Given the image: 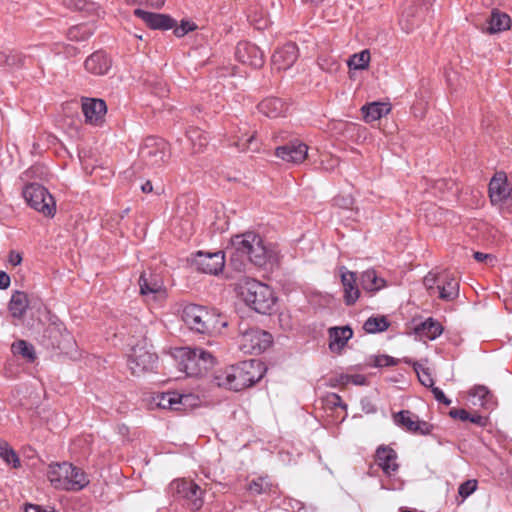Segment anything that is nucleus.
<instances>
[{
  "label": "nucleus",
  "instance_id": "48",
  "mask_svg": "<svg viewBox=\"0 0 512 512\" xmlns=\"http://www.w3.org/2000/svg\"><path fill=\"white\" fill-rule=\"evenodd\" d=\"M26 57L17 51H10L7 53L6 68H19L25 63Z\"/></svg>",
  "mask_w": 512,
  "mask_h": 512
},
{
  "label": "nucleus",
  "instance_id": "18",
  "mask_svg": "<svg viewBox=\"0 0 512 512\" xmlns=\"http://www.w3.org/2000/svg\"><path fill=\"white\" fill-rule=\"evenodd\" d=\"M488 192L492 204H503L509 199L512 200V186L508 183L504 172L494 175L490 180Z\"/></svg>",
  "mask_w": 512,
  "mask_h": 512
},
{
  "label": "nucleus",
  "instance_id": "16",
  "mask_svg": "<svg viewBox=\"0 0 512 512\" xmlns=\"http://www.w3.org/2000/svg\"><path fill=\"white\" fill-rule=\"evenodd\" d=\"M193 263L199 271L206 274L217 275L222 272L225 266V255L223 251H198L194 256Z\"/></svg>",
  "mask_w": 512,
  "mask_h": 512
},
{
  "label": "nucleus",
  "instance_id": "56",
  "mask_svg": "<svg viewBox=\"0 0 512 512\" xmlns=\"http://www.w3.org/2000/svg\"><path fill=\"white\" fill-rule=\"evenodd\" d=\"M431 392L433 393L434 398L438 402H440V403H442V404H444L446 406H449L451 404V400L448 397H446V395L444 394V392L440 388H438L436 386H433L431 388Z\"/></svg>",
  "mask_w": 512,
  "mask_h": 512
},
{
  "label": "nucleus",
  "instance_id": "52",
  "mask_svg": "<svg viewBox=\"0 0 512 512\" xmlns=\"http://www.w3.org/2000/svg\"><path fill=\"white\" fill-rule=\"evenodd\" d=\"M248 20L257 30H264L269 25V20L262 15L258 17L256 12L254 14L250 13Z\"/></svg>",
  "mask_w": 512,
  "mask_h": 512
},
{
  "label": "nucleus",
  "instance_id": "25",
  "mask_svg": "<svg viewBox=\"0 0 512 512\" xmlns=\"http://www.w3.org/2000/svg\"><path fill=\"white\" fill-rule=\"evenodd\" d=\"M111 65L110 57L102 50L94 52L84 62L85 69L94 75L107 74Z\"/></svg>",
  "mask_w": 512,
  "mask_h": 512
},
{
  "label": "nucleus",
  "instance_id": "63",
  "mask_svg": "<svg viewBox=\"0 0 512 512\" xmlns=\"http://www.w3.org/2000/svg\"><path fill=\"white\" fill-rule=\"evenodd\" d=\"M9 261L13 266H17L21 263L22 257L18 253L11 252L9 255Z\"/></svg>",
  "mask_w": 512,
  "mask_h": 512
},
{
  "label": "nucleus",
  "instance_id": "44",
  "mask_svg": "<svg viewBox=\"0 0 512 512\" xmlns=\"http://www.w3.org/2000/svg\"><path fill=\"white\" fill-rule=\"evenodd\" d=\"M413 369L416 372L420 383L428 388H432L434 386V379L431 375V372L428 368L419 364L418 362H413Z\"/></svg>",
  "mask_w": 512,
  "mask_h": 512
},
{
  "label": "nucleus",
  "instance_id": "43",
  "mask_svg": "<svg viewBox=\"0 0 512 512\" xmlns=\"http://www.w3.org/2000/svg\"><path fill=\"white\" fill-rule=\"evenodd\" d=\"M370 62V52L368 50H363L360 53H355L347 61L348 66L351 69L355 70H363L369 66Z\"/></svg>",
  "mask_w": 512,
  "mask_h": 512
},
{
  "label": "nucleus",
  "instance_id": "14",
  "mask_svg": "<svg viewBox=\"0 0 512 512\" xmlns=\"http://www.w3.org/2000/svg\"><path fill=\"white\" fill-rule=\"evenodd\" d=\"M176 494L186 501L192 511H197L203 506L202 490L191 480H176L172 483Z\"/></svg>",
  "mask_w": 512,
  "mask_h": 512
},
{
  "label": "nucleus",
  "instance_id": "30",
  "mask_svg": "<svg viewBox=\"0 0 512 512\" xmlns=\"http://www.w3.org/2000/svg\"><path fill=\"white\" fill-rule=\"evenodd\" d=\"M361 287L369 293H375L386 286V280L377 275L374 269H368L360 275Z\"/></svg>",
  "mask_w": 512,
  "mask_h": 512
},
{
  "label": "nucleus",
  "instance_id": "54",
  "mask_svg": "<svg viewBox=\"0 0 512 512\" xmlns=\"http://www.w3.org/2000/svg\"><path fill=\"white\" fill-rule=\"evenodd\" d=\"M337 382L341 384H347L352 382L355 385H363L366 381V378L363 375H340L339 378L336 379Z\"/></svg>",
  "mask_w": 512,
  "mask_h": 512
},
{
  "label": "nucleus",
  "instance_id": "62",
  "mask_svg": "<svg viewBox=\"0 0 512 512\" xmlns=\"http://www.w3.org/2000/svg\"><path fill=\"white\" fill-rule=\"evenodd\" d=\"M140 3L149 5L151 7L160 8L164 5L166 0H138Z\"/></svg>",
  "mask_w": 512,
  "mask_h": 512
},
{
  "label": "nucleus",
  "instance_id": "11",
  "mask_svg": "<svg viewBox=\"0 0 512 512\" xmlns=\"http://www.w3.org/2000/svg\"><path fill=\"white\" fill-rule=\"evenodd\" d=\"M40 343L46 349L67 351L73 345V337L63 323L52 322L44 329Z\"/></svg>",
  "mask_w": 512,
  "mask_h": 512
},
{
  "label": "nucleus",
  "instance_id": "64",
  "mask_svg": "<svg viewBox=\"0 0 512 512\" xmlns=\"http://www.w3.org/2000/svg\"><path fill=\"white\" fill-rule=\"evenodd\" d=\"M473 257L476 261L483 262L486 259L491 258V255L482 252H474Z\"/></svg>",
  "mask_w": 512,
  "mask_h": 512
},
{
  "label": "nucleus",
  "instance_id": "53",
  "mask_svg": "<svg viewBox=\"0 0 512 512\" xmlns=\"http://www.w3.org/2000/svg\"><path fill=\"white\" fill-rule=\"evenodd\" d=\"M416 418V424L414 427L413 434H419V435H428L433 430V425L423 421L419 420L418 416H415Z\"/></svg>",
  "mask_w": 512,
  "mask_h": 512
},
{
  "label": "nucleus",
  "instance_id": "2",
  "mask_svg": "<svg viewBox=\"0 0 512 512\" xmlns=\"http://www.w3.org/2000/svg\"><path fill=\"white\" fill-rule=\"evenodd\" d=\"M265 371L266 368L261 361L246 360L218 371L213 382L219 387L241 391L259 382Z\"/></svg>",
  "mask_w": 512,
  "mask_h": 512
},
{
  "label": "nucleus",
  "instance_id": "1",
  "mask_svg": "<svg viewBox=\"0 0 512 512\" xmlns=\"http://www.w3.org/2000/svg\"><path fill=\"white\" fill-rule=\"evenodd\" d=\"M230 250L229 264L239 272L244 270L246 261L258 267L264 266L271 253L265 246L262 237L254 232L233 236Z\"/></svg>",
  "mask_w": 512,
  "mask_h": 512
},
{
  "label": "nucleus",
  "instance_id": "24",
  "mask_svg": "<svg viewBox=\"0 0 512 512\" xmlns=\"http://www.w3.org/2000/svg\"><path fill=\"white\" fill-rule=\"evenodd\" d=\"M397 453L389 446H380L376 450L375 461L386 475L395 473L399 465L397 463Z\"/></svg>",
  "mask_w": 512,
  "mask_h": 512
},
{
  "label": "nucleus",
  "instance_id": "55",
  "mask_svg": "<svg viewBox=\"0 0 512 512\" xmlns=\"http://www.w3.org/2000/svg\"><path fill=\"white\" fill-rule=\"evenodd\" d=\"M24 512H57V511L52 506L43 507V506L37 505V504L26 503L25 507H24Z\"/></svg>",
  "mask_w": 512,
  "mask_h": 512
},
{
  "label": "nucleus",
  "instance_id": "29",
  "mask_svg": "<svg viewBox=\"0 0 512 512\" xmlns=\"http://www.w3.org/2000/svg\"><path fill=\"white\" fill-rule=\"evenodd\" d=\"M442 332L443 326L432 317L427 318L414 327V333L421 339L427 338L429 340H435Z\"/></svg>",
  "mask_w": 512,
  "mask_h": 512
},
{
  "label": "nucleus",
  "instance_id": "17",
  "mask_svg": "<svg viewBox=\"0 0 512 512\" xmlns=\"http://www.w3.org/2000/svg\"><path fill=\"white\" fill-rule=\"evenodd\" d=\"M235 57L240 63L254 69L261 68L265 62L264 52L257 45L248 41L237 44Z\"/></svg>",
  "mask_w": 512,
  "mask_h": 512
},
{
  "label": "nucleus",
  "instance_id": "23",
  "mask_svg": "<svg viewBox=\"0 0 512 512\" xmlns=\"http://www.w3.org/2000/svg\"><path fill=\"white\" fill-rule=\"evenodd\" d=\"M341 283L344 289L343 300L347 306L354 305L360 297V290L357 286V276L355 272L349 271L346 267L340 268Z\"/></svg>",
  "mask_w": 512,
  "mask_h": 512
},
{
  "label": "nucleus",
  "instance_id": "41",
  "mask_svg": "<svg viewBox=\"0 0 512 512\" xmlns=\"http://www.w3.org/2000/svg\"><path fill=\"white\" fill-rule=\"evenodd\" d=\"M11 348L14 354L21 355L30 363H33L36 359V354L33 345L25 340H17L12 344Z\"/></svg>",
  "mask_w": 512,
  "mask_h": 512
},
{
  "label": "nucleus",
  "instance_id": "38",
  "mask_svg": "<svg viewBox=\"0 0 512 512\" xmlns=\"http://www.w3.org/2000/svg\"><path fill=\"white\" fill-rule=\"evenodd\" d=\"M0 458L11 465L13 468H18L21 465L20 458L15 450L9 445L6 440L0 439Z\"/></svg>",
  "mask_w": 512,
  "mask_h": 512
},
{
  "label": "nucleus",
  "instance_id": "51",
  "mask_svg": "<svg viewBox=\"0 0 512 512\" xmlns=\"http://www.w3.org/2000/svg\"><path fill=\"white\" fill-rule=\"evenodd\" d=\"M476 488L477 481L475 479L467 480L459 486L458 493L463 499H465L469 497L476 490Z\"/></svg>",
  "mask_w": 512,
  "mask_h": 512
},
{
  "label": "nucleus",
  "instance_id": "42",
  "mask_svg": "<svg viewBox=\"0 0 512 512\" xmlns=\"http://www.w3.org/2000/svg\"><path fill=\"white\" fill-rule=\"evenodd\" d=\"M416 415L409 410H402L393 415L394 422L404 427L408 432L413 433L416 424Z\"/></svg>",
  "mask_w": 512,
  "mask_h": 512
},
{
  "label": "nucleus",
  "instance_id": "3",
  "mask_svg": "<svg viewBox=\"0 0 512 512\" xmlns=\"http://www.w3.org/2000/svg\"><path fill=\"white\" fill-rule=\"evenodd\" d=\"M235 290L248 307L260 314H270L277 301L270 286L253 278L242 277Z\"/></svg>",
  "mask_w": 512,
  "mask_h": 512
},
{
  "label": "nucleus",
  "instance_id": "7",
  "mask_svg": "<svg viewBox=\"0 0 512 512\" xmlns=\"http://www.w3.org/2000/svg\"><path fill=\"white\" fill-rule=\"evenodd\" d=\"M23 197L28 205L45 216L53 217L56 213V202L49 191L41 184L30 183L23 189Z\"/></svg>",
  "mask_w": 512,
  "mask_h": 512
},
{
  "label": "nucleus",
  "instance_id": "8",
  "mask_svg": "<svg viewBox=\"0 0 512 512\" xmlns=\"http://www.w3.org/2000/svg\"><path fill=\"white\" fill-rule=\"evenodd\" d=\"M227 139L228 145L235 147L239 152H258L260 141L257 139V131L252 129L249 123L239 121L231 130Z\"/></svg>",
  "mask_w": 512,
  "mask_h": 512
},
{
  "label": "nucleus",
  "instance_id": "10",
  "mask_svg": "<svg viewBox=\"0 0 512 512\" xmlns=\"http://www.w3.org/2000/svg\"><path fill=\"white\" fill-rule=\"evenodd\" d=\"M140 294L147 300L163 303L167 299V289L159 273L152 269L144 270L138 280Z\"/></svg>",
  "mask_w": 512,
  "mask_h": 512
},
{
  "label": "nucleus",
  "instance_id": "15",
  "mask_svg": "<svg viewBox=\"0 0 512 512\" xmlns=\"http://www.w3.org/2000/svg\"><path fill=\"white\" fill-rule=\"evenodd\" d=\"M195 400L192 394H180L176 391L159 392L152 397V402L161 409L184 411Z\"/></svg>",
  "mask_w": 512,
  "mask_h": 512
},
{
  "label": "nucleus",
  "instance_id": "58",
  "mask_svg": "<svg viewBox=\"0 0 512 512\" xmlns=\"http://www.w3.org/2000/svg\"><path fill=\"white\" fill-rule=\"evenodd\" d=\"M470 423L479 426V427H485L488 424V418L486 416H482L478 413H473V416H471Z\"/></svg>",
  "mask_w": 512,
  "mask_h": 512
},
{
  "label": "nucleus",
  "instance_id": "60",
  "mask_svg": "<svg viewBox=\"0 0 512 512\" xmlns=\"http://www.w3.org/2000/svg\"><path fill=\"white\" fill-rule=\"evenodd\" d=\"M361 407L362 410L367 414L375 413L377 411L376 406L371 402L369 398H363L361 400Z\"/></svg>",
  "mask_w": 512,
  "mask_h": 512
},
{
  "label": "nucleus",
  "instance_id": "46",
  "mask_svg": "<svg viewBox=\"0 0 512 512\" xmlns=\"http://www.w3.org/2000/svg\"><path fill=\"white\" fill-rule=\"evenodd\" d=\"M269 489L270 485L262 477L252 480L248 485V490L255 495L266 493Z\"/></svg>",
  "mask_w": 512,
  "mask_h": 512
},
{
  "label": "nucleus",
  "instance_id": "32",
  "mask_svg": "<svg viewBox=\"0 0 512 512\" xmlns=\"http://www.w3.org/2000/svg\"><path fill=\"white\" fill-rule=\"evenodd\" d=\"M181 369L187 374L189 377H200V368L197 364V360L195 358V352L192 348H182L180 350Z\"/></svg>",
  "mask_w": 512,
  "mask_h": 512
},
{
  "label": "nucleus",
  "instance_id": "50",
  "mask_svg": "<svg viewBox=\"0 0 512 512\" xmlns=\"http://www.w3.org/2000/svg\"><path fill=\"white\" fill-rule=\"evenodd\" d=\"M63 3L67 8L75 11H88L93 6V3L87 0H64Z\"/></svg>",
  "mask_w": 512,
  "mask_h": 512
},
{
  "label": "nucleus",
  "instance_id": "37",
  "mask_svg": "<svg viewBox=\"0 0 512 512\" xmlns=\"http://www.w3.org/2000/svg\"><path fill=\"white\" fill-rule=\"evenodd\" d=\"M186 137L190 141L193 153H198L208 144V137L198 128H189Z\"/></svg>",
  "mask_w": 512,
  "mask_h": 512
},
{
  "label": "nucleus",
  "instance_id": "26",
  "mask_svg": "<svg viewBox=\"0 0 512 512\" xmlns=\"http://www.w3.org/2000/svg\"><path fill=\"white\" fill-rule=\"evenodd\" d=\"M511 18L507 13L498 9H493L491 15L486 20V26L482 28L484 32L489 34L499 33L510 29Z\"/></svg>",
  "mask_w": 512,
  "mask_h": 512
},
{
  "label": "nucleus",
  "instance_id": "57",
  "mask_svg": "<svg viewBox=\"0 0 512 512\" xmlns=\"http://www.w3.org/2000/svg\"><path fill=\"white\" fill-rule=\"evenodd\" d=\"M468 411L463 408H452L449 411V416L453 419H458L462 422H465V418H467Z\"/></svg>",
  "mask_w": 512,
  "mask_h": 512
},
{
  "label": "nucleus",
  "instance_id": "9",
  "mask_svg": "<svg viewBox=\"0 0 512 512\" xmlns=\"http://www.w3.org/2000/svg\"><path fill=\"white\" fill-rule=\"evenodd\" d=\"M139 155L147 166L159 167L170 157L169 144L162 138L147 137L140 147Z\"/></svg>",
  "mask_w": 512,
  "mask_h": 512
},
{
  "label": "nucleus",
  "instance_id": "6",
  "mask_svg": "<svg viewBox=\"0 0 512 512\" xmlns=\"http://www.w3.org/2000/svg\"><path fill=\"white\" fill-rule=\"evenodd\" d=\"M273 342L272 335L258 327L239 326V349L245 354H261Z\"/></svg>",
  "mask_w": 512,
  "mask_h": 512
},
{
  "label": "nucleus",
  "instance_id": "27",
  "mask_svg": "<svg viewBox=\"0 0 512 512\" xmlns=\"http://www.w3.org/2000/svg\"><path fill=\"white\" fill-rule=\"evenodd\" d=\"M257 108L260 113L269 118L285 116L288 110V106L282 101V99L277 97H269L262 100L258 104Z\"/></svg>",
  "mask_w": 512,
  "mask_h": 512
},
{
  "label": "nucleus",
  "instance_id": "4",
  "mask_svg": "<svg viewBox=\"0 0 512 512\" xmlns=\"http://www.w3.org/2000/svg\"><path fill=\"white\" fill-rule=\"evenodd\" d=\"M47 476L55 488L79 491L89 484L85 472L68 462L50 464Z\"/></svg>",
  "mask_w": 512,
  "mask_h": 512
},
{
  "label": "nucleus",
  "instance_id": "20",
  "mask_svg": "<svg viewBox=\"0 0 512 512\" xmlns=\"http://www.w3.org/2000/svg\"><path fill=\"white\" fill-rule=\"evenodd\" d=\"M82 111L87 123L100 126L105 121L107 105L103 99L83 98Z\"/></svg>",
  "mask_w": 512,
  "mask_h": 512
},
{
  "label": "nucleus",
  "instance_id": "28",
  "mask_svg": "<svg viewBox=\"0 0 512 512\" xmlns=\"http://www.w3.org/2000/svg\"><path fill=\"white\" fill-rule=\"evenodd\" d=\"M353 336L349 326L332 327L329 329V348L332 352L340 353L346 343Z\"/></svg>",
  "mask_w": 512,
  "mask_h": 512
},
{
  "label": "nucleus",
  "instance_id": "5",
  "mask_svg": "<svg viewBox=\"0 0 512 512\" xmlns=\"http://www.w3.org/2000/svg\"><path fill=\"white\" fill-rule=\"evenodd\" d=\"M181 318L190 330L200 334H210L220 322L215 310L197 304L184 306Z\"/></svg>",
  "mask_w": 512,
  "mask_h": 512
},
{
  "label": "nucleus",
  "instance_id": "22",
  "mask_svg": "<svg viewBox=\"0 0 512 512\" xmlns=\"http://www.w3.org/2000/svg\"><path fill=\"white\" fill-rule=\"evenodd\" d=\"M299 57V50L295 43L289 42L275 50L272 55V64L277 70H287L293 66Z\"/></svg>",
  "mask_w": 512,
  "mask_h": 512
},
{
  "label": "nucleus",
  "instance_id": "45",
  "mask_svg": "<svg viewBox=\"0 0 512 512\" xmlns=\"http://www.w3.org/2000/svg\"><path fill=\"white\" fill-rule=\"evenodd\" d=\"M318 65L321 70L330 74L336 73L341 66L340 62L336 58L328 55L320 56L318 58Z\"/></svg>",
  "mask_w": 512,
  "mask_h": 512
},
{
  "label": "nucleus",
  "instance_id": "36",
  "mask_svg": "<svg viewBox=\"0 0 512 512\" xmlns=\"http://www.w3.org/2000/svg\"><path fill=\"white\" fill-rule=\"evenodd\" d=\"M389 326L390 323L385 316H372L364 322L363 329L369 334H375L386 331Z\"/></svg>",
  "mask_w": 512,
  "mask_h": 512
},
{
  "label": "nucleus",
  "instance_id": "40",
  "mask_svg": "<svg viewBox=\"0 0 512 512\" xmlns=\"http://www.w3.org/2000/svg\"><path fill=\"white\" fill-rule=\"evenodd\" d=\"M195 352V358L197 360V364L200 368V377L205 375L207 371L213 367L215 358L214 356L202 348H192Z\"/></svg>",
  "mask_w": 512,
  "mask_h": 512
},
{
  "label": "nucleus",
  "instance_id": "31",
  "mask_svg": "<svg viewBox=\"0 0 512 512\" xmlns=\"http://www.w3.org/2000/svg\"><path fill=\"white\" fill-rule=\"evenodd\" d=\"M390 110V105L382 102L368 103L361 108L363 119L367 123L379 120L381 117L387 115Z\"/></svg>",
  "mask_w": 512,
  "mask_h": 512
},
{
  "label": "nucleus",
  "instance_id": "19",
  "mask_svg": "<svg viewBox=\"0 0 512 512\" xmlns=\"http://www.w3.org/2000/svg\"><path fill=\"white\" fill-rule=\"evenodd\" d=\"M275 155L285 162L300 164L307 158L308 146L296 139L277 147Z\"/></svg>",
  "mask_w": 512,
  "mask_h": 512
},
{
  "label": "nucleus",
  "instance_id": "49",
  "mask_svg": "<svg viewBox=\"0 0 512 512\" xmlns=\"http://www.w3.org/2000/svg\"><path fill=\"white\" fill-rule=\"evenodd\" d=\"M173 33L176 37H183L188 32H192L197 29V25L189 20H182L181 24L177 26V24L172 28Z\"/></svg>",
  "mask_w": 512,
  "mask_h": 512
},
{
  "label": "nucleus",
  "instance_id": "35",
  "mask_svg": "<svg viewBox=\"0 0 512 512\" xmlns=\"http://www.w3.org/2000/svg\"><path fill=\"white\" fill-rule=\"evenodd\" d=\"M439 298L452 301L459 295V283L454 278L446 279L442 285H438Z\"/></svg>",
  "mask_w": 512,
  "mask_h": 512
},
{
  "label": "nucleus",
  "instance_id": "61",
  "mask_svg": "<svg viewBox=\"0 0 512 512\" xmlns=\"http://www.w3.org/2000/svg\"><path fill=\"white\" fill-rule=\"evenodd\" d=\"M10 276L4 272V271H0V289H6L9 287L10 285Z\"/></svg>",
  "mask_w": 512,
  "mask_h": 512
},
{
  "label": "nucleus",
  "instance_id": "59",
  "mask_svg": "<svg viewBox=\"0 0 512 512\" xmlns=\"http://www.w3.org/2000/svg\"><path fill=\"white\" fill-rule=\"evenodd\" d=\"M328 401L330 404H332L333 406H338V407H341L342 409L344 410H347V404H345L341 397L336 394V393H331L329 396H328Z\"/></svg>",
  "mask_w": 512,
  "mask_h": 512
},
{
  "label": "nucleus",
  "instance_id": "21",
  "mask_svg": "<svg viewBox=\"0 0 512 512\" xmlns=\"http://www.w3.org/2000/svg\"><path fill=\"white\" fill-rule=\"evenodd\" d=\"M134 15L140 18L150 29L169 30L176 25V20L167 14L145 11L137 8Z\"/></svg>",
  "mask_w": 512,
  "mask_h": 512
},
{
  "label": "nucleus",
  "instance_id": "13",
  "mask_svg": "<svg viewBox=\"0 0 512 512\" xmlns=\"http://www.w3.org/2000/svg\"><path fill=\"white\" fill-rule=\"evenodd\" d=\"M127 364L133 375L141 376L155 370L158 364V356L143 346H135L132 348Z\"/></svg>",
  "mask_w": 512,
  "mask_h": 512
},
{
  "label": "nucleus",
  "instance_id": "39",
  "mask_svg": "<svg viewBox=\"0 0 512 512\" xmlns=\"http://www.w3.org/2000/svg\"><path fill=\"white\" fill-rule=\"evenodd\" d=\"M93 34V29L89 24H79L69 28L67 37L71 41L82 42L88 40Z\"/></svg>",
  "mask_w": 512,
  "mask_h": 512
},
{
  "label": "nucleus",
  "instance_id": "12",
  "mask_svg": "<svg viewBox=\"0 0 512 512\" xmlns=\"http://www.w3.org/2000/svg\"><path fill=\"white\" fill-rule=\"evenodd\" d=\"M433 0H404L400 25L407 33L418 27Z\"/></svg>",
  "mask_w": 512,
  "mask_h": 512
},
{
  "label": "nucleus",
  "instance_id": "33",
  "mask_svg": "<svg viewBox=\"0 0 512 512\" xmlns=\"http://www.w3.org/2000/svg\"><path fill=\"white\" fill-rule=\"evenodd\" d=\"M29 307L28 296L22 291H15L12 294L8 308L14 318L21 319Z\"/></svg>",
  "mask_w": 512,
  "mask_h": 512
},
{
  "label": "nucleus",
  "instance_id": "34",
  "mask_svg": "<svg viewBox=\"0 0 512 512\" xmlns=\"http://www.w3.org/2000/svg\"><path fill=\"white\" fill-rule=\"evenodd\" d=\"M469 396L473 399H477V401H472L473 405L478 404L484 408H488L490 406V402L493 398V395L491 394L489 389L483 385L474 386L469 391Z\"/></svg>",
  "mask_w": 512,
  "mask_h": 512
},
{
  "label": "nucleus",
  "instance_id": "47",
  "mask_svg": "<svg viewBox=\"0 0 512 512\" xmlns=\"http://www.w3.org/2000/svg\"><path fill=\"white\" fill-rule=\"evenodd\" d=\"M372 366L374 367H389L395 366L399 363V359H396L389 355H377L371 357Z\"/></svg>",
  "mask_w": 512,
  "mask_h": 512
}]
</instances>
